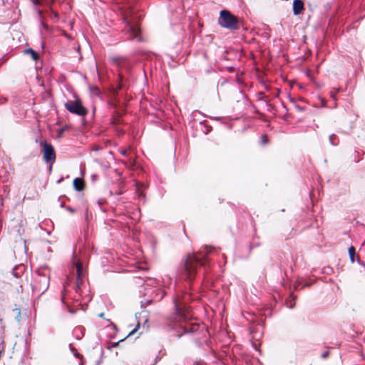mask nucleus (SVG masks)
Masks as SVG:
<instances>
[{
  "instance_id": "nucleus-1",
  "label": "nucleus",
  "mask_w": 365,
  "mask_h": 365,
  "mask_svg": "<svg viewBox=\"0 0 365 365\" xmlns=\"http://www.w3.org/2000/svg\"><path fill=\"white\" fill-rule=\"evenodd\" d=\"M212 249L205 247L197 253L188 255L180 269V274L188 280H192L197 273L198 266L205 265L206 257L211 253Z\"/></svg>"
},
{
  "instance_id": "nucleus-2",
  "label": "nucleus",
  "mask_w": 365,
  "mask_h": 365,
  "mask_svg": "<svg viewBox=\"0 0 365 365\" xmlns=\"http://www.w3.org/2000/svg\"><path fill=\"white\" fill-rule=\"evenodd\" d=\"M141 16L135 14V11L133 9H129L123 14V22L125 24L124 31L131 39H136L138 41H141L140 36V29L138 26V21Z\"/></svg>"
},
{
  "instance_id": "nucleus-3",
  "label": "nucleus",
  "mask_w": 365,
  "mask_h": 365,
  "mask_svg": "<svg viewBox=\"0 0 365 365\" xmlns=\"http://www.w3.org/2000/svg\"><path fill=\"white\" fill-rule=\"evenodd\" d=\"M138 279L143 281V284L146 289L145 296L150 292L152 295L150 298L145 299V303L149 304L154 301H160L165 295L166 292L165 289H162L160 279L149 277H147L145 279L140 278Z\"/></svg>"
},
{
  "instance_id": "nucleus-4",
  "label": "nucleus",
  "mask_w": 365,
  "mask_h": 365,
  "mask_svg": "<svg viewBox=\"0 0 365 365\" xmlns=\"http://www.w3.org/2000/svg\"><path fill=\"white\" fill-rule=\"evenodd\" d=\"M188 294L183 296H178L174 299L175 313L171 317L172 320L175 322L186 321L190 318V310L187 306V302L190 299Z\"/></svg>"
},
{
  "instance_id": "nucleus-5",
  "label": "nucleus",
  "mask_w": 365,
  "mask_h": 365,
  "mask_svg": "<svg viewBox=\"0 0 365 365\" xmlns=\"http://www.w3.org/2000/svg\"><path fill=\"white\" fill-rule=\"evenodd\" d=\"M218 23L222 27L230 30H236L238 29L237 18L227 10L221 11Z\"/></svg>"
},
{
  "instance_id": "nucleus-6",
  "label": "nucleus",
  "mask_w": 365,
  "mask_h": 365,
  "mask_svg": "<svg viewBox=\"0 0 365 365\" xmlns=\"http://www.w3.org/2000/svg\"><path fill=\"white\" fill-rule=\"evenodd\" d=\"M65 108L70 113L79 116H85L88 113L87 109L82 105L81 100L78 98L75 101H68L65 103Z\"/></svg>"
},
{
  "instance_id": "nucleus-7",
  "label": "nucleus",
  "mask_w": 365,
  "mask_h": 365,
  "mask_svg": "<svg viewBox=\"0 0 365 365\" xmlns=\"http://www.w3.org/2000/svg\"><path fill=\"white\" fill-rule=\"evenodd\" d=\"M33 292L38 295L43 294L49 287V278L46 275H38L32 284Z\"/></svg>"
},
{
  "instance_id": "nucleus-8",
  "label": "nucleus",
  "mask_w": 365,
  "mask_h": 365,
  "mask_svg": "<svg viewBox=\"0 0 365 365\" xmlns=\"http://www.w3.org/2000/svg\"><path fill=\"white\" fill-rule=\"evenodd\" d=\"M40 145L43 153V159L46 163H53L56 159V153L53 146L46 141H41Z\"/></svg>"
},
{
  "instance_id": "nucleus-9",
  "label": "nucleus",
  "mask_w": 365,
  "mask_h": 365,
  "mask_svg": "<svg viewBox=\"0 0 365 365\" xmlns=\"http://www.w3.org/2000/svg\"><path fill=\"white\" fill-rule=\"evenodd\" d=\"M304 10V3L302 0H294L293 13L294 15L299 14Z\"/></svg>"
},
{
  "instance_id": "nucleus-10",
  "label": "nucleus",
  "mask_w": 365,
  "mask_h": 365,
  "mask_svg": "<svg viewBox=\"0 0 365 365\" xmlns=\"http://www.w3.org/2000/svg\"><path fill=\"white\" fill-rule=\"evenodd\" d=\"M135 185V192H136V195H138V200L140 201L145 202V196L142 191V189L145 187L144 185L141 184L138 182H136Z\"/></svg>"
},
{
  "instance_id": "nucleus-11",
  "label": "nucleus",
  "mask_w": 365,
  "mask_h": 365,
  "mask_svg": "<svg viewBox=\"0 0 365 365\" xmlns=\"http://www.w3.org/2000/svg\"><path fill=\"white\" fill-rule=\"evenodd\" d=\"M250 333L252 336V339L258 341L262 336V327L261 326H258L253 328L251 329Z\"/></svg>"
},
{
  "instance_id": "nucleus-12",
  "label": "nucleus",
  "mask_w": 365,
  "mask_h": 365,
  "mask_svg": "<svg viewBox=\"0 0 365 365\" xmlns=\"http://www.w3.org/2000/svg\"><path fill=\"white\" fill-rule=\"evenodd\" d=\"M73 187L77 191H81L84 188L83 180L81 178H76L73 180Z\"/></svg>"
},
{
  "instance_id": "nucleus-13",
  "label": "nucleus",
  "mask_w": 365,
  "mask_h": 365,
  "mask_svg": "<svg viewBox=\"0 0 365 365\" xmlns=\"http://www.w3.org/2000/svg\"><path fill=\"white\" fill-rule=\"evenodd\" d=\"M296 297L291 294L289 298L286 300V305L288 308L292 309L295 306Z\"/></svg>"
},
{
  "instance_id": "nucleus-14",
  "label": "nucleus",
  "mask_w": 365,
  "mask_h": 365,
  "mask_svg": "<svg viewBox=\"0 0 365 365\" xmlns=\"http://www.w3.org/2000/svg\"><path fill=\"white\" fill-rule=\"evenodd\" d=\"M160 281L162 289H164L166 287L171 284L172 278L170 276L166 275L163 278H162Z\"/></svg>"
},
{
  "instance_id": "nucleus-15",
  "label": "nucleus",
  "mask_w": 365,
  "mask_h": 365,
  "mask_svg": "<svg viewBox=\"0 0 365 365\" xmlns=\"http://www.w3.org/2000/svg\"><path fill=\"white\" fill-rule=\"evenodd\" d=\"M24 53L25 54H29L31 56V58L34 61H37L38 59V53L34 50H33L32 48H26V49H25L24 50Z\"/></svg>"
},
{
  "instance_id": "nucleus-16",
  "label": "nucleus",
  "mask_w": 365,
  "mask_h": 365,
  "mask_svg": "<svg viewBox=\"0 0 365 365\" xmlns=\"http://www.w3.org/2000/svg\"><path fill=\"white\" fill-rule=\"evenodd\" d=\"M355 255H356V250H355V247H353V246H351L349 248V258H350V261L354 263L355 259H354V257H355Z\"/></svg>"
},
{
  "instance_id": "nucleus-17",
  "label": "nucleus",
  "mask_w": 365,
  "mask_h": 365,
  "mask_svg": "<svg viewBox=\"0 0 365 365\" xmlns=\"http://www.w3.org/2000/svg\"><path fill=\"white\" fill-rule=\"evenodd\" d=\"M76 272H77V277H78V280H79L81 277V275H82V272H83V264L78 262L76 263Z\"/></svg>"
},
{
  "instance_id": "nucleus-18",
  "label": "nucleus",
  "mask_w": 365,
  "mask_h": 365,
  "mask_svg": "<svg viewBox=\"0 0 365 365\" xmlns=\"http://www.w3.org/2000/svg\"><path fill=\"white\" fill-rule=\"evenodd\" d=\"M90 90H91V95L93 96H96V97L100 96V91L98 87H96V86L91 87Z\"/></svg>"
},
{
  "instance_id": "nucleus-19",
  "label": "nucleus",
  "mask_w": 365,
  "mask_h": 365,
  "mask_svg": "<svg viewBox=\"0 0 365 365\" xmlns=\"http://www.w3.org/2000/svg\"><path fill=\"white\" fill-rule=\"evenodd\" d=\"M13 312L15 313L16 314V316L15 317V319L18 322H20L21 319V310L20 309H13Z\"/></svg>"
},
{
  "instance_id": "nucleus-20",
  "label": "nucleus",
  "mask_w": 365,
  "mask_h": 365,
  "mask_svg": "<svg viewBox=\"0 0 365 365\" xmlns=\"http://www.w3.org/2000/svg\"><path fill=\"white\" fill-rule=\"evenodd\" d=\"M335 137V135L334 134H331V135H329V143L331 145L333 146H336L339 143L338 142H336L334 140V138Z\"/></svg>"
},
{
  "instance_id": "nucleus-21",
  "label": "nucleus",
  "mask_w": 365,
  "mask_h": 365,
  "mask_svg": "<svg viewBox=\"0 0 365 365\" xmlns=\"http://www.w3.org/2000/svg\"><path fill=\"white\" fill-rule=\"evenodd\" d=\"M260 143L262 145H266L268 143V138L267 135H262L260 138Z\"/></svg>"
},
{
  "instance_id": "nucleus-22",
  "label": "nucleus",
  "mask_w": 365,
  "mask_h": 365,
  "mask_svg": "<svg viewBox=\"0 0 365 365\" xmlns=\"http://www.w3.org/2000/svg\"><path fill=\"white\" fill-rule=\"evenodd\" d=\"M106 199L104 198H101L98 200V204L101 206L102 205H103L105 202H106Z\"/></svg>"
},
{
  "instance_id": "nucleus-23",
  "label": "nucleus",
  "mask_w": 365,
  "mask_h": 365,
  "mask_svg": "<svg viewBox=\"0 0 365 365\" xmlns=\"http://www.w3.org/2000/svg\"><path fill=\"white\" fill-rule=\"evenodd\" d=\"M113 61L117 64V65H119L120 63V59L118 57H114L113 58Z\"/></svg>"
},
{
  "instance_id": "nucleus-24",
  "label": "nucleus",
  "mask_w": 365,
  "mask_h": 365,
  "mask_svg": "<svg viewBox=\"0 0 365 365\" xmlns=\"http://www.w3.org/2000/svg\"><path fill=\"white\" fill-rule=\"evenodd\" d=\"M161 353H162V351H160L159 354L155 358V364H156L159 360H160V359H161V356H160Z\"/></svg>"
},
{
  "instance_id": "nucleus-25",
  "label": "nucleus",
  "mask_w": 365,
  "mask_h": 365,
  "mask_svg": "<svg viewBox=\"0 0 365 365\" xmlns=\"http://www.w3.org/2000/svg\"><path fill=\"white\" fill-rule=\"evenodd\" d=\"M32 2L35 6L41 5L40 0H32Z\"/></svg>"
},
{
  "instance_id": "nucleus-26",
  "label": "nucleus",
  "mask_w": 365,
  "mask_h": 365,
  "mask_svg": "<svg viewBox=\"0 0 365 365\" xmlns=\"http://www.w3.org/2000/svg\"><path fill=\"white\" fill-rule=\"evenodd\" d=\"M328 355H329V351H325V352L322 354V358H326V357L328 356Z\"/></svg>"
},
{
  "instance_id": "nucleus-27",
  "label": "nucleus",
  "mask_w": 365,
  "mask_h": 365,
  "mask_svg": "<svg viewBox=\"0 0 365 365\" xmlns=\"http://www.w3.org/2000/svg\"><path fill=\"white\" fill-rule=\"evenodd\" d=\"M120 153H121V155L125 156V155H127L128 151L126 150H121Z\"/></svg>"
},
{
  "instance_id": "nucleus-28",
  "label": "nucleus",
  "mask_w": 365,
  "mask_h": 365,
  "mask_svg": "<svg viewBox=\"0 0 365 365\" xmlns=\"http://www.w3.org/2000/svg\"><path fill=\"white\" fill-rule=\"evenodd\" d=\"M123 341V339L120 340V341H118V342H115V343H113L112 346H113V347H115V346H117L118 345V344H119L120 341Z\"/></svg>"
},
{
  "instance_id": "nucleus-29",
  "label": "nucleus",
  "mask_w": 365,
  "mask_h": 365,
  "mask_svg": "<svg viewBox=\"0 0 365 365\" xmlns=\"http://www.w3.org/2000/svg\"><path fill=\"white\" fill-rule=\"evenodd\" d=\"M193 331H194V329H192V330H190V329H188L187 327H185V333Z\"/></svg>"
},
{
  "instance_id": "nucleus-30",
  "label": "nucleus",
  "mask_w": 365,
  "mask_h": 365,
  "mask_svg": "<svg viewBox=\"0 0 365 365\" xmlns=\"http://www.w3.org/2000/svg\"><path fill=\"white\" fill-rule=\"evenodd\" d=\"M66 210L71 212H74V210L69 206L66 207Z\"/></svg>"
},
{
  "instance_id": "nucleus-31",
  "label": "nucleus",
  "mask_w": 365,
  "mask_h": 365,
  "mask_svg": "<svg viewBox=\"0 0 365 365\" xmlns=\"http://www.w3.org/2000/svg\"><path fill=\"white\" fill-rule=\"evenodd\" d=\"M136 329H137V328H135V329H133V330H132V331L128 334V336H127V337H128L129 336L132 335L134 332H135Z\"/></svg>"
},
{
  "instance_id": "nucleus-32",
  "label": "nucleus",
  "mask_w": 365,
  "mask_h": 365,
  "mask_svg": "<svg viewBox=\"0 0 365 365\" xmlns=\"http://www.w3.org/2000/svg\"><path fill=\"white\" fill-rule=\"evenodd\" d=\"M331 97L334 99V100H336V95L334 94V93H331Z\"/></svg>"
},
{
  "instance_id": "nucleus-33",
  "label": "nucleus",
  "mask_w": 365,
  "mask_h": 365,
  "mask_svg": "<svg viewBox=\"0 0 365 365\" xmlns=\"http://www.w3.org/2000/svg\"><path fill=\"white\" fill-rule=\"evenodd\" d=\"M53 14H54V16H55V17H56V18H58V14L57 13L53 12Z\"/></svg>"
},
{
  "instance_id": "nucleus-34",
  "label": "nucleus",
  "mask_w": 365,
  "mask_h": 365,
  "mask_svg": "<svg viewBox=\"0 0 365 365\" xmlns=\"http://www.w3.org/2000/svg\"><path fill=\"white\" fill-rule=\"evenodd\" d=\"M38 12L39 15L42 14V11L41 10H38Z\"/></svg>"
},
{
  "instance_id": "nucleus-35",
  "label": "nucleus",
  "mask_w": 365,
  "mask_h": 365,
  "mask_svg": "<svg viewBox=\"0 0 365 365\" xmlns=\"http://www.w3.org/2000/svg\"><path fill=\"white\" fill-rule=\"evenodd\" d=\"M103 315H104V314H103V313H101V314H99V317H103Z\"/></svg>"
},
{
  "instance_id": "nucleus-36",
  "label": "nucleus",
  "mask_w": 365,
  "mask_h": 365,
  "mask_svg": "<svg viewBox=\"0 0 365 365\" xmlns=\"http://www.w3.org/2000/svg\"><path fill=\"white\" fill-rule=\"evenodd\" d=\"M309 285H310L309 284L306 283L303 287H308Z\"/></svg>"
},
{
  "instance_id": "nucleus-37",
  "label": "nucleus",
  "mask_w": 365,
  "mask_h": 365,
  "mask_svg": "<svg viewBox=\"0 0 365 365\" xmlns=\"http://www.w3.org/2000/svg\"><path fill=\"white\" fill-rule=\"evenodd\" d=\"M4 101H0V105H1V104H3V103H4Z\"/></svg>"
}]
</instances>
